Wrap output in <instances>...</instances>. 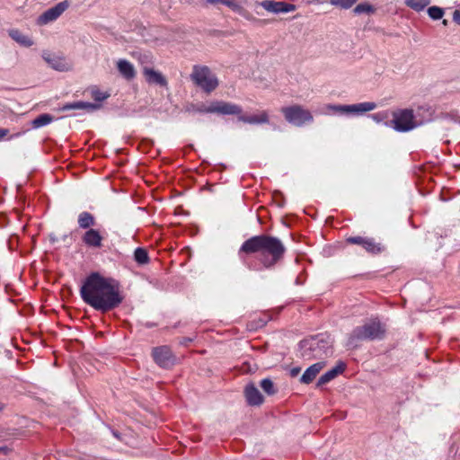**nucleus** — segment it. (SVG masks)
I'll list each match as a JSON object with an SVG mask.
<instances>
[{"instance_id": "obj_16", "label": "nucleus", "mask_w": 460, "mask_h": 460, "mask_svg": "<svg viewBox=\"0 0 460 460\" xmlns=\"http://www.w3.org/2000/svg\"><path fill=\"white\" fill-rule=\"evenodd\" d=\"M262 7L271 13H289L295 9V5L286 4L284 2H275L272 0H265L261 3Z\"/></svg>"}, {"instance_id": "obj_19", "label": "nucleus", "mask_w": 460, "mask_h": 460, "mask_svg": "<svg viewBox=\"0 0 460 460\" xmlns=\"http://www.w3.org/2000/svg\"><path fill=\"white\" fill-rule=\"evenodd\" d=\"M324 367L325 363L323 361L312 365L302 375L300 381L304 384H310Z\"/></svg>"}, {"instance_id": "obj_28", "label": "nucleus", "mask_w": 460, "mask_h": 460, "mask_svg": "<svg viewBox=\"0 0 460 460\" xmlns=\"http://www.w3.org/2000/svg\"><path fill=\"white\" fill-rule=\"evenodd\" d=\"M261 389L269 395H272L276 393L274 384L271 379L264 378L261 381Z\"/></svg>"}, {"instance_id": "obj_24", "label": "nucleus", "mask_w": 460, "mask_h": 460, "mask_svg": "<svg viewBox=\"0 0 460 460\" xmlns=\"http://www.w3.org/2000/svg\"><path fill=\"white\" fill-rule=\"evenodd\" d=\"M78 225L81 228L88 230L95 225V218L89 212H82L78 216Z\"/></svg>"}, {"instance_id": "obj_15", "label": "nucleus", "mask_w": 460, "mask_h": 460, "mask_svg": "<svg viewBox=\"0 0 460 460\" xmlns=\"http://www.w3.org/2000/svg\"><path fill=\"white\" fill-rule=\"evenodd\" d=\"M103 237L101 233L93 228L88 229L82 236L83 243L91 248H101Z\"/></svg>"}, {"instance_id": "obj_33", "label": "nucleus", "mask_w": 460, "mask_h": 460, "mask_svg": "<svg viewBox=\"0 0 460 460\" xmlns=\"http://www.w3.org/2000/svg\"><path fill=\"white\" fill-rule=\"evenodd\" d=\"M208 3H210V4H215V3H218V2H221L228 6H232L234 5L233 3L229 0H207Z\"/></svg>"}, {"instance_id": "obj_31", "label": "nucleus", "mask_w": 460, "mask_h": 460, "mask_svg": "<svg viewBox=\"0 0 460 460\" xmlns=\"http://www.w3.org/2000/svg\"><path fill=\"white\" fill-rule=\"evenodd\" d=\"M428 13H429V17L432 18L433 20H438V19L442 18V16L444 14V11L440 7L431 6L428 9Z\"/></svg>"}, {"instance_id": "obj_2", "label": "nucleus", "mask_w": 460, "mask_h": 460, "mask_svg": "<svg viewBox=\"0 0 460 460\" xmlns=\"http://www.w3.org/2000/svg\"><path fill=\"white\" fill-rule=\"evenodd\" d=\"M240 252L258 253L262 265L270 268L283 259L286 247L278 237L260 234L247 239L241 246Z\"/></svg>"}, {"instance_id": "obj_22", "label": "nucleus", "mask_w": 460, "mask_h": 460, "mask_svg": "<svg viewBox=\"0 0 460 460\" xmlns=\"http://www.w3.org/2000/svg\"><path fill=\"white\" fill-rule=\"evenodd\" d=\"M119 73L126 79H132L136 75L134 66L126 59H119L117 62Z\"/></svg>"}, {"instance_id": "obj_20", "label": "nucleus", "mask_w": 460, "mask_h": 460, "mask_svg": "<svg viewBox=\"0 0 460 460\" xmlns=\"http://www.w3.org/2000/svg\"><path fill=\"white\" fill-rule=\"evenodd\" d=\"M345 370V365L343 363L338 364L336 367L327 371L325 374L321 376V377L317 381V386H322L332 379H334L338 375L341 374Z\"/></svg>"}, {"instance_id": "obj_23", "label": "nucleus", "mask_w": 460, "mask_h": 460, "mask_svg": "<svg viewBox=\"0 0 460 460\" xmlns=\"http://www.w3.org/2000/svg\"><path fill=\"white\" fill-rule=\"evenodd\" d=\"M239 120L249 124H261L269 121L268 114L262 111L258 115L252 116H240Z\"/></svg>"}, {"instance_id": "obj_17", "label": "nucleus", "mask_w": 460, "mask_h": 460, "mask_svg": "<svg viewBox=\"0 0 460 460\" xmlns=\"http://www.w3.org/2000/svg\"><path fill=\"white\" fill-rule=\"evenodd\" d=\"M244 395L249 405L256 406L263 402V396L254 384H249L245 386Z\"/></svg>"}, {"instance_id": "obj_12", "label": "nucleus", "mask_w": 460, "mask_h": 460, "mask_svg": "<svg viewBox=\"0 0 460 460\" xmlns=\"http://www.w3.org/2000/svg\"><path fill=\"white\" fill-rule=\"evenodd\" d=\"M155 361L162 367L168 368L175 364V357L167 346H161L153 349Z\"/></svg>"}, {"instance_id": "obj_37", "label": "nucleus", "mask_w": 460, "mask_h": 460, "mask_svg": "<svg viewBox=\"0 0 460 460\" xmlns=\"http://www.w3.org/2000/svg\"><path fill=\"white\" fill-rule=\"evenodd\" d=\"M212 88H206L207 93H209Z\"/></svg>"}, {"instance_id": "obj_5", "label": "nucleus", "mask_w": 460, "mask_h": 460, "mask_svg": "<svg viewBox=\"0 0 460 460\" xmlns=\"http://www.w3.org/2000/svg\"><path fill=\"white\" fill-rule=\"evenodd\" d=\"M91 96L94 99L95 102H75L71 103H67L60 108V111H69V110H79L84 109L87 111H95L101 108L100 102L106 100L111 96V93L106 90L101 88H91Z\"/></svg>"}, {"instance_id": "obj_35", "label": "nucleus", "mask_w": 460, "mask_h": 460, "mask_svg": "<svg viewBox=\"0 0 460 460\" xmlns=\"http://www.w3.org/2000/svg\"><path fill=\"white\" fill-rule=\"evenodd\" d=\"M11 449L7 447H0V453L7 455Z\"/></svg>"}, {"instance_id": "obj_6", "label": "nucleus", "mask_w": 460, "mask_h": 460, "mask_svg": "<svg viewBox=\"0 0 460 460\" xmlns=\"http://www.w3.org/2000/svg\"><path fill=\"white\" fill-rule=\"evenodd\" d=\"M413 111L410 109L398 110L393 112L391 125L398 132H407L417 127Z\"/></svg>"}, {"instance_id": "obj_27", "label": "nucleus", "mask_w": 460, "mask_h": 460, "mask_svg": "<svg viewBox=\"0 0 460 460\" xmlns=\"http://www.w3.org/2000/svg\"><path fill=\"white\" fill-rule=\"evenodd\" d=\"M354 13L356 14H361V13H373L375 12V8L373 5L367 4V3H361L358 4L354 9Z\"/></svg>"}, {"instance_id": "obj_3", "label": "nucleus", "mask_w": 460, "mask_h": 460, "mask_svg": "<svg viewBox=\"0 0 460 460\" xmlns=\"http://www.w3.org/2000/svg\"><path fill=\"white\" fill-rule=\"evenodd\" d=\"M385 333L384 325L377 320H372L353 330L348 340V346L356 348L364 340L383 339Z\"/></svg>"}, {"instance_id": "obj_10", "label": "nucleus", "mask_w": 460, "mask_h": 460, "mask_svg": "<svg viewBox=\"0 0 460 460\" xmlns=\"http://www.w3.org/2000/svg\"><path fill=\"white\" fill-rule=\"evenodd\" d=\"M376 104L372 102H360L352 105H328L327 109L342 113H364L375 110Z\"/></svg>"}, {"instance_id": "obj_13", "label": "nucleus", "mask_w": 460, "mask_h": 460, "mask_svg": "<svg viewBox=\"0 0 460 460\" xmlns=\"http://www.w3.org/2000/svg\"><path fill=\"white\" fill-rule=\"evenodd\" d=\"M202 111L208 113H219V114H240L242 109L229 102H212L208 108L202 110Z\"/></svg>"}, {"instance_id": "obj_32", "label": "nucleus", "mask_w": 460, "mask_h": 460, "mask_svg": "<svg viewBox=\"0 0 460 460\" xmlns=\"http://www.w3.org/2000/svg\"><path fill=\"white\" fill-rule=\"evenodd\" d=\"M453 20L458 25H460V10L456 9L453 13Z\"/></svg>"}, {"instance_id": "obj_29", "label": "nucleus", "mask_w": 460, "mask_h": 460, "mask_svg": "<svg viewBox=\"0 0 460 460\" xmlns=\"http://www.w3.org/2000/svg\"><path fill=\"white\" fill-rule=\"evenodd\" d=\"M406 4L413 8L414 10L420 11L426 7L429 4V0H406Z\"/></svg>"}, {"instance_id": "obj_7", "label": "nucleus", "mask_w": 460, "mask_h": 460, "mask_svg": "<svg viewBox=\"0 0 460 460\" xmlns=\"http://www.w3.org/2000/svg\"><path fill=\"white\" fill-rule=\"evenodd\" d=\"M190 77L198 86H217L219 84L216 74L207 66H194Z\"/></svg>"}, {"instance_id": "obj_34", "label": "nucleus", "mask_w": 460, "mask_h": 460, "mask_svg": "<svg viewBox=\"0 0 460 460\" xmlns=\"http://www.w3.org/2000/svg\"><path fill=\"white\" fill-rule=\"evenodd\" d=\"M8 133H9L8 129H6V128H0V139L4 137L5 136H7Z\"/></svg>"}, {"instance_id": "obj_11", "label": "nucleus", "mask_w": 460, "mask_h": 460, "mask_svg": "<svg viewBox=\"0 0 460 460\" xmlns=\"http://www.w3.org/2000/svg\"><path fill=\"white\" fill-rule=\"evenodd\" d=\"M346 242L350 244L359 245L367 252L373 254L379 253L383 250L381 243L370 237L350 236L346 239Z\"/></svg>"}, {"instance_id": "obj_36", "label": "nucleus", "mask_w": 460, "mask_h": 460, "mask_svg": "<svg viewBox=\"0 0 460 460\" xmlns=\"http://www.w3.org/2000/svg\"><path fill=\"white\" fill-rule=\"evenodd\" d=\"M299 372H300V368H293L291 370V376H296V375H298Z\"/></svg>"}, {"instance_id": "obj_4", "label": "nucleus", "mask_w": 460, "mask_h": 460, "mask_svg": "<svg viewBox=\"0 0 460 460\" xmlns=\"http://www.w3.org/2000/svg\"><path fill=\"white\" fill-rule=\"evenodd\" d=\"M301 356L305 359L323 358L332 354V347L323 340H305L300 342Z\"/></svg>"}, {"instance_id": "obj_30", "label": "nucleus", "mask_w": 460, "mask_h": 460, "mask_svg": "<svg viewBox=\"0 0 460 460\" xmlns=\"http://www.w3.org/2000/svg\"><path fill=\"white\" fill-rule=\"evenodd\" d=\"M358 0H330L332 5L340 6L343 9L350 8Z\"/></svg>"}, {"instance_id": "obj_25", "label": "nucleus", "mask_w": 460, "mask_h": 460, "mask_svg": "<svg viewBox=\"0 0 460 460\" xmlns=\"http://www.w3.org/2000/svg\"><path fill=\"white\" fill-rule=\"evenodd\" d=\"M53 120V117L48 113L40 114L36 119H34L31 122V125L34 128H39L43 127Z\"/></svg>"}, {"instance_id": "obj_8", "label": "nucleus", "mask_w": 460, "mask_h": 460, "mask_svg": "<svg viewBox=\"0 0 460 460\" xmlns=\"http://www.w3.org/2000/svg\"><path fill=\"white\" fill-rule=\"evenodd\" d=\"M281 112L289 123L296 126H302L305 122L313 120L312 114L307 110H305L298 105L284 107L281 109Z\"/></svg>"}, {"instance_id": "obj_21", "label": "nucleus", "mask_w": 460, "mask_h": 460, "mask_svg": "<svg viewBox=\"0 0 460 460\" xmlns=\"http://www.w3.org/2000/svg\"><path fill=\"white\" fill-rule=\"evenodd\" d=\"M8 35L10 36V38L12 40H13L15 42H17L21 46L29 48L34 44L32 39L30 36L22 33L21 31H19L17 29L9 30Z\"/></svg>"}, {"instance_id": "obj_14", "label": "nucleus", "mask_w": 460, "mask_h": 460, "mask_svg": "<svg viewBox=\"0 0 460 460\" xmlns=\"http://www.w3.org/2000/svg\"><path fill=\"white\" fill-rule=\"evenodd\" d=\"M43 59L50 67L58 71H67L71 68L70 63L63 57H59L49 52L42 54Z\"/></svg>"}, {"instance_id": "obj_18", "label": "nucleus", "mask_w": 460, "mask_h": 460, "mask_svg": "<svg viewBox=\"0 0 460 460\" xmlns=\"http://www.w3.org/2000/svg\"><path fill=\"white\" fill-rule=\"evenodd\" d=\"M143 74L149 84H159L162 86L167 84L165 77L160 72L153 68L144 67Z\"/></svg>"}, {"instance_id": "obj_1", "label": "nucleus", "mask_w": 460, "mask_h": 460, "mask_svg": "<svg viewBox=\"0 0 460 460\" xmlns=\"http://www.w3.org/2000/svg\"><path fill=\"white\" fill-rule=\"evenodd\" d=\"M82 299L95 310L108 312L123 301L118 282L92 273L80 289Z\"/></svg>"}, {"instance_id": "obj_26", "label": "nucleus", "mask_w": 460, "mask_h": 460, "mask_svg": "<svg viewBox=\"0 0 460 460\" xmlns=\"http://www.w3.org/2000/svg\"><path fill=\"white\" fill-rule=\"evenodd\" d=\"M135 261L139 264H146L149 261L147 252L143 248H137L134 252Z\"/></svg>"}, {"instance_id": "obj_9", "label": "nucleus", "mask_w": 460, "mask_h": 460, "mask_svg": "<svg viewBox=\"0 0 460 460\" xmlns=\"http://www.w3.org/2000/svg\"><path fill=\"white\" fill-rule=\"evenodd\" d=\"M69 6L68 0L62 1L42 13L36 21L40 26L55 22Z\"/></svg>"}]
</instances>
